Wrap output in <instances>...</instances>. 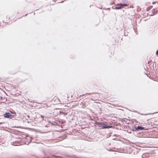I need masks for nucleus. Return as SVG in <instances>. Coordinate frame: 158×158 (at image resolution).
Returning <instances> with one entry per match:
<instances>
[{"instance_id":"f257e3e1","label":"nucleus","mask_w":158,"mask_h":158,"mask_svg":"<svg viewBox=\"0 0 158 158\" xmlns=\"http://www.w3.org/2000/svg\"><path fill=\"white\" fill-rule=\"evenodd\" d=\"M95 124L97 125L99 127V129H108L110 128H112L114 126L112 125L106 126L104 124H102L101 123H100L97 121H95Z\"/></svg>"},{"instance_id":"f03ea898","label":"nucleus","mask_w":158,"mask_h":158,"mask_svg":"<svg viewBox=\"0 0 158 158\" xmlns=\"http://www.w3.org/2000/svg\"><path fill=\"white\" fill-rule=\"evenodd\" d=\"M130 2H127L126 3H123V4H118L116 5V6L114 7V6H112V7L113 9H115L116 10H119L121 9L125 6H128L129 3H130Z\"/></svg>"},{"instance_id":"7ed1b4c3","label":"nucleus","mask_w":158,"mask_h":158,"mask_svg":"<svg viewBox=\"0 0 158 158\" xmlns=\"http://www.w3.org/2000/svg\"><path fill=\"white\" fill-rule=\"evenodd\" d=\"M13 114H11L9 112H6L3 114L4 117L8 118L11 119L15 118L16 115L15 112L13 113Z\"/></svg>"},{"instance_id":"20e7f679","label":"nucleus","mask_w":158,"mask_h":158,"mask_svg":"<svg viewBox=\"0 0 158 158\" xmlns=\"http://www.w3.org/2000/svg\"><path fill=\"white\" fill-rule=\"evenodd\" d=\"M137 131H142L144 130L145 128L141 126H138L137 127H136Z\"/></svg>"},{"instance_id":"39448f33","label":"nucleus","mask_w":158,"mask_h":158,"mask_svg":"<svg viewBox=\"0 0 158 158\" xmlns=\"http://www.w3.org/2000/svg\"><path fill=\"white\" fill-rule=\"evenodd\" d=\"M152 14L150 15L151 16L156 15L157 13V10L155 11L154 9H153L152 10Z\"/></svg>"},{"instance_id":"423d86ee","label":"nucleus","mask_w":158,"mask_h":158,"mask_svg":"<svg viewBox=\"0 0 158 158\" xmlns=\"http://www.w3.org/2000/svg\"><path fill=\"white\" fill-rule=\"evenodd\" d=\"M131 130L133 131H137V130H136V127H133Z\"/></svg>"},{"instance_id":"0eeeda50","label":"nucleus","mask_w":158,"mask_h":158,"mask_svg":"<svg viewBox=\"0 0 158 158\" xmlns=\"http://www.w3.org/2000/svg\"><path fill=\"white\" fill-rule=\"evenodd\" d=\"M9 73L10 74H15V72H9Z\"/></svg>"},{"instance_id":"6e6552de","label":"nucleus","mask_w":158,"mask_h":158,"mask_svg":"<svg viewBox=\"0 0 158 158\" xmlns=\"http://www.w3.org/2000/svg\"><path fill=\"white\" fill-rule=\"evenodd\" d=\"M50 122V123H51V124L52 126H54V125L55 126V125H56V124H54V123H51V122Z\"/></svg>"},{"instance_id":"1a4fd4ad","label":"nucleus","mask_w":158,"mask_h":158,"mask_svg":"<svg viewBox=\"0 0 158 158\" xmlns=\"http://www.w3.org/2000/svg\"><path fill=\"white\" fill-rule=\"evenodd\" d=\"M156 55H158V50L156 51Z\"/></svg>"},{"instance_id":"9d476101","label":"nucleus","mask_w":158,"mask_h":158,"mask_svg":"<svg viewBox=\"0 0 158 158\" xmlns=\"http://www.w3.org/2000/svg\"><path fill=\"white\" fill-rule=\"evenodd\" d=\"M130 8H133V7H133V5H132V6H130Z\"/></svg>"},{"instance_id":"9b49d317","label":"nucleus","mask_w":158,"mask_h":158,"mask_svg":"<svg viewBox=\"0 0 158 158\" xmlns=\"http://www.w3.org/2000/svg\"><path fill=\"white\" fill-rule=\"evenodd\" d=\"M32 139V138H30V140L29 143H30L31 141V139Z\"/></svg>"},{"instance_id":"f8f14e48","label":"nucleus","mask_w":158,"mask_h":158,"mask_svg":"<svg viewBox=\"0 0 158 158\" xmlns=\"http://www.w3.org/2000/svg\"><path fill=\"white\" fill-rule=\"evenodd\" d=\"M156 2H152V4H154V3H156Z\"/></svg>"},{"instance_id":"ddd939ff","label":"nucleus","mask_w":158,"mask_h":158,"mask_svg":"<svg viewBox=\"0 0 158 158\" xmlns=\"http://www.w3.org/2000/svg\"><path fill=\"white\" fill-rule=\"evenodd\" d=\"M110 3H111V4H112L113 3H114V2H111Z\"/></svg>"},{"instance_id":"4468645a","label":"nucleus","mask_w":158,"mask_h":158,"mask_svg":"<svg viewBox=\"0 0 158 158\" xmlns=\"http://www.w3.org/2000/svg\"><path fill=\"white\" fill-rule=\"evenodd\" d=\"M27 14H26V15H25V16H27Z\"/></svg>"}]
</instances>
